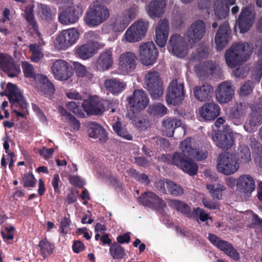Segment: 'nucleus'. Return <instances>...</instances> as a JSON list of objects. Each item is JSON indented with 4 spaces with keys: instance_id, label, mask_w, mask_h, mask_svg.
Returning <instances> with one entry per match:
<instances>
[{
    "instance_id": "nucleus-3",
    "label": "nucleus",
    "mask_w": 262,
    "mask_h": 262,
    "mask_svg": "<svg viewBox=\"0 0 262 262\" xmlns=\"http://www.w3.org/2000/svg\"><path fill=\"white\" fill-rule=\"evenodd\" d=\"M111 100L101 99L98 96L91 97L84 100L81 106L88 115H102L104 111L112 106Z\"/></svg>"
},
{
    "instance_id": "nucleus-59",
    "label": "nucleus",
    "mask_w": 262,
    "mask_h": 262,
    "mask_svg": "<svg viewBox=\"0 0 262 262\" xmlns=\"http://www.w3.org/2000/svg\"><path fill=\"white\" fill-rule=\"evenodd\" d=\"M22 181L24 187H34L37 182L33 174L26 173L24 174Z\"/></svg>"
},
{
    "instance_id": "nucleus-37",
    "label": "nucleus",
    "mask_w": 262,
    "mask_h": 262,
    "mask_svg": "<svg viewBox=\"0 0 262 262\" xmlns=\"http://www.w3.org/2000/svg\"><path fill=\"white\" fill-rule=\"evenodd\" d=\"M169 206L180 212L185 216L191 218L193 217L191 208L186 203L177 199H171L168 201Z\"/></svg>"
},
{
    "instance_id": "nucleus-38",
    "label": "nucleus",
    "mask_w": 262,
    "mask_h": 262,
    "mask_svg": "<svg viewBox=\"0 0 262 262\" xmlns=\"http://www.w3.org/2000/svg\"><path fill=\"white\" fill-rule=\"evenodd\" d=\"M89 135L91 138H99L101 142H105L107 140V133L104 128L99 124L93 122L88 129Z\"/></svg>"
},
{
    "instance_id": "nucleus-55",
    "label": "nucleus",
    "mask_w": 262,
    "mask_h": 262,
    "mask_svg": "<svg viewBox=\"0 0 262 262\" xmlns=\"http://www.w3.org/2000/svg\"><path fill=\"white\" fill-rule=\"evenodd\" d=\"M238 155L242 163H247L251 160V152L247 146L244 145L239 146Z\"/></svg>"
},
{
    "instance_id": "nucleus-10",
    "label": "nucleus",
    "mask_w": 262,
    "mask_h": 262,
    "mask_svg": "<svg viewBox=\"0 0 262 262\" xmlns=\"http://www.w3.org/2000/svg\"><path fill=\"white\" fill-rule=\"evenodd\" d=\"M79 35L75 28L63 30L56 38L55 45L58 49L66 50L76 43Z\"/></svg>"
},
{
    "instance_id": "nucleus-23",
    "label": "nucleus",
    "mask_w": 262,
    "mask_h": 262,
    "mask_svg": "<svg viewBox=\"0 0 262 262\" xmlns=\"http://www.w3.org/2000/svg\"><path fill=\"white\" fill-rule=\"evenodd\" d=\"M113 49L111 48L103 50L97 60L93 62L95 70L104 71L110 69L113 65Z\"/></svg>"
},
{
    "instance_id": "nucleus-44",
    "label": "nucleus",
    "mask_w": 262,
    "mask_h": 262,
    "mask_svg": "<svg viewBox=\"0 0 262 262\" xmlns=\"http://www.w3.org/2000/svg\"><path fill=\"white\" fill-rule=\"evenodd\" d=\"M61 116L64 117L69 122L70 126L74 130H78L80 127L79 121L71 113H69L63 107H59Z\"/></svg>"
},
{
    "instance_id": "nucleus-62",
    "label": "nucleus",
    "mask_w": 262,
    "mask_h": 262,
    "mask_svg": "<svg viewBox=\"0 0 262 262\" xmlns=\"http://www.w3.org/2000/svg\"><path fill=\"white\" fill-rule=\"evenodd\" d=\"M253 76L255 80H259L262 77V58L258 60L254 64Z\"/></svg>"
},
{
    "instance_id": "nucleus-9",
    "label": "nucleus",
    "mask_w": 262,
    "mask_h": 262,
    "mask_svg": "<svg viewBox=\"0 0 262 262\" xmlns=\"http://www.w3.org/2000/svg\"><path fill=\"white\" fill-rule=\"evenodd\" d=\"M148 27L147 20L139 19L132 24L126 30L124 36L129 42L139 41L145 36Z\"/></svg>"
},
{
    "instance_id": "nucleus-31",
    "label": "nucleus",
    "mask_w": 262,
    "mask_h": 262,
    "mask_svg": "<svg viewBox=\"0 0 262 262\" xmlns=\"http://www.w3.org/2000/svg\"><path fill=\"white\" fill-rule=\"evenodd\" d=\"M180 158V160H178V164L177 165L178 167L190 176H194L197 173L198 166L191 159L190 156H184L183 152L181 151Z\"/></svg>"
},
{
    "instance_id": "nucleus-24",
    "label": "nucleus",
    "mask_w": 262,
    "mask_h": 262,
    "mask_svg": "<svg viewBox=\"0 0 262 262\" xmlns=\"http://www.w3.org/2000/svg\"><path fill=\"white\" fill-rule=\"evenodd\" d=\"M212 139L215 145L223 149L230 148L234 143L232 133L227 130H219L215 132Z\"/></svg>"
},
{
    "instance_id": "nucleus-56",
    "label": "nucleus",
    "mask_w": 262,
    "mask_h": 262,
    "mask_svg": "<svg viewBox=\"0 0 262 262\" xmlns=\"http://www.w3.org/2000/svg\"><path fill=\"white\" fill-rule=\"evenodd\" d=\"M21 67L26 77L35 78L36 79L37 75H36L34 72L33 66L29 62L24 61L21 63Z\"/></svg>"
},
{
    "instance_id": "nucleus-36",
    "label": "nucleus",
    "mask_w": 262,
    "mask_h": 262,
    "mask_svg": "<svg viewBox=\"0 0 262 262\" xmlns=\"http://www.w3.org/2000/svg\"><path fill=\"white\" fill-rule=\"evenodd\" d=\"M182 124L181 120L174 118H167L162 121V131L163 134L168 137L173 136L176 128L180 127Z\"/></svg>"
},
{
    "instance_id": "nucleus-4",
    "label": "nucleus",
    "mask_w": 262,
    "mask_h": 262,
    "mask_svg": "<svg viewBox=\"0 0 262 262\" xmlns=\"http://www.w3.org/2000/svg\"><path fill=\"white\" fill-rule=\"evenodd\" d=\"M144 84L152 99H158L163 95V82L159 72H147L144 78Z\"/></svg>"
},
{
    "instance_id": "nucleus-33",
    "label": "nucleus",
    "mask_w": 262,
    "mask_h": 262,
    "mask_svg": "<svg viewBox=\"0 0 262 262\" xmlns=\"http://www.w3.org/2000/svg\"><path fill=\"white\" fill-rule=\"evenodd\" d=\"M193 93L196 99L200 101H206L213 96V88L211 84L205 83L201 86H195Z\"/></svg>"
},
{
    "instance_id": "nucleus-7",
    "label": "nucleus",
    "mask_w": 262,
    "mask_h": 262,
    "mask_svg": "<svg viewBox=\"0 0 262 262\" xmlns=\"http://www.w3.org/2000/svg\"><path fill=\"white\" fill-rule=\"evenodd\" d=\"M166 101L168 104L174 106L181 104L184 98V85L173 79L169 83L166 91Z\"/></svg>"
},
{
    "instance_id": "nucleus-5",
    "label": "nucleus",
    "mask_w": 262,
    "mask_h": 262,
    "mask_svg": "<svg viewBox=\"0 0 262 262\" xmlns=\"http://www.w3.org/2000/svg\"><path fill=\"white\" fill-rule=\"evenodd\" d=\"M0 96L8 97L12 108L18 106L22 110L27 108L28 103L16 84L8 82L5 90L0 92Z\"/></svg>"
},
{
    "instance_id": "nucleus-26",
    "label": "nucleus",
    "mask_w": 262,
    "mask_h": 262,
    "mask_svg": "<svg viewBox=\"0 0 262 262\" xmlns=\"http://www.w3.org/2000/svg\"><path fill=\"white\" fill-rule=\"evenodd\" d=\"M206 27L203 20H197L194 21L188 29L186 35L189 41L196 42L205 35Z\"/></svg>"
},
{
    "instance_id": "nucleus-34",
    "label": "nucleus",
    "mask_w": 262,
    "mask_h": 262,
    "mask_svg": "<svg viewBox=\"0 0 262 262\" xmlns=\"http://www.w3.org/2000/svg\"><path fill=\"white\" fill-rule=\"evenodd\" d=\"M235 3V0H216L214 6L216 16L219 19L225 18L229 11V6Z\"/></svg>"
},
{
    "instance_id": "nucleus-12",
    "label": "nucleus",
    "mask_w": 262,
    "mask_h": 262,
    "mask_svg": "<svg viewBox=\"0 0 262 262\" xmlns=\"http://www.w3.org/2000/svg\"><path fill=\"white\" fill-rule=\"evenodd\" d=\"M129 108L133 114L145 108L149 102L146 93L142 89L135 90L132 96L128 97Z\"/></svg>"
},
{
    "instance_id": "nucleus-25",
    "label": "nucleus",
    "mask_w": 262,
    "mask_h": 262,
    "mask_svg": "<svg viewBox=\"0 0 262 262\" xmlns=\"http://www.w3.org/2000/svg\"><path fill=\"white\" fill-rule=\"evenodd\" d=\"M99 47L98 41H88L84 44L77 46L76 53L81 59L86 60L92 57L97 52Z\"/></svg>"
},
{
    "instance_id": "nucleus-13",
    "label": "nucleus",
    "mask_w": 262,
    "mask_h": 262,
    "mask_svg": "<svg viewBox=\"0 0 262 262\" xmlns=\"http://www.w3.org/2000/svg\"><path fill=\"white\" fill-rule=\"evenodd\" d=\"M140 58L146 66L153 64L158 56V50L153 42H147L140 46Z\"/></svg>"
},
{
    "instance_id": "nucleus-47",
    "label": "nucleus",
    "mask_w": 262,
    "mask_h": 262,
    "mask_svg": "<svg viewBox=\"0 0 262 262\" xmlns=\"http://www.w3.org/2000/svg\"><path fill=\"white\" fill-rule=\"evenodd\" d=\"M147 111L151 116L162 117L166 114L167 108L163 104L158 103L150 105Z\"/></svg>"
},
{
    "instance_id": "nucleus-32",
    "label": "nucleus",
    "mask_w": 262,
    "mask_h": 262,
    "mask_svg": "<svg viewBox=\"0 0 262 262\" xmlns=\"http://www.w3.org/2000/svg\"><path fill=\"white\" fill-rule=\"evenodd\" d=\"M200 116L206 120L215 119L220 113V107L214 102L206 103L199 109Z\"/></svg>"
},
{
    "instance_id": "nucleus-30",
    "label": "nucleus",
    "mask_w": 262,
    "mask_h": 262,
    "mask_svg": "<svg viewBox=\"0 0 262 262\" xmlns=\"http://www.w3.org/2000/svg\"><path fill=\"white\" fill-rule=\"evenodd\" d=\"M137 58L134 53L126 52L122 53L119 58V68L122 71L128 73L136 68Z\"/></svg>"
},
{
    "instance_id": "nucleus-11",
    "label": "nucleus",
    "mask_w": 262,
    "mask_h": 262,
    "mask_svg": "<svg viewBox=\"0 0 262 262\" xmlns=\"http://www.w3.org/2000/svg\"><path fill=\"white\" fill-rule=\"evenodd\" d=\"M83 11L81 5L68 7L59 14L58 20L62 25L75 24L82 16Z\"/></svg>"
},
{
    "instance_id": "nucleus-48",
    "label": "nucleus",
    "mask_w": 262,
    "mask_h": 262,
    "mask_svg": "<svg viewBox=\"0 0 262 262\" xmlns=\"http://www.w3.org/2000/svg\"><path fill=\"white\" fill-rule=\"evenodd\" d=\"M25 18L31 29L33 30L34 32H37L38 28L33 14V6L32 5L27 6L25 8Z\"/></svg>"
},
{
    "instance_id": "nucleus-15",
    "label": "nucleus",
    "mask_w": 262,
    "mask_h": 262,
    "mask_svg": "<svg viewBox=\"0 0 262 262\" xmlns=\"http://www.w3.org/2000/svg\"><path fill=\"white\" fill-rule=\"evenodd\" d=\"M138 202L143 206L161 210L166 206L165 201L152 192H145L138 198Z\"/></svg>"
},
{
    "instance_id": "nucleus-43",
    "label": "nucleus",
    "mask_w": 262,
    "mask_h": 262,
    "mask_svg": "<svg viewBox=\"0 0 262 262\" xmlns=\"http://www.w3.org/2000/svg\"><path fill=\"white\" fill-rule=\"evenodd\" d=\"M109 253L114 259H122L126 256L125 248L116 242L110 247Z\"/></svg>"
},
{
    "instance_id": "nucleus-17",
    "label": "nucleus",
    "mask_w": 262,
    "mask_h": 262,
    "mask_svg": "<svg viewBox=\"0 0 262 262\" xmlns=\"http://www.w3.org/2000/svg\"><path fill=\"white\" fill-rule=\"evenodd\" d=\"M168 50L173 55L184 57L187 54L188 47L185 39L178 34H174L170 37Z\"/></svg>"
},
{
    "instance_id": "nucleus-64",
    "label": "nucleus",
    "mask_w": 262,
    "mask_h": 262,
    "mask_svg": "<svg viewBox=\"0 0 262 262\" xmlns=\"http://www.w3.org/2000/svg\"><path fill=\"white\" fill-rule=\"evenodd\" d=\"M52 14L50 7L46 5H41V17L42 19L49 20L52 19Z\"/></svg>"
},
{
    "instance_id": "nucleus-52",
    "label": "nucleus",
    "mask_w": 262,
    "mask_h": 262,
    "mask_svg": "<svg viewBox=\"0 0 262 262\" xmlns=\"http://www.w3.org/2000/svg\"><path fill=\"white\" fill-rule=\"evenodd\" d=\"M181 152H175L172 155L169 154L162 155L160 157V160L168 164L175 165L178 164V160H180V155Z\"/></svg>"
},
{
    "instance_id": "nucleus-42",
    "label": "nucleus",
    "mask_w": 262,
    "mask_h": 262,
    "mask_svg": "<svg viewBox=\"0 0 262 262\" xmlns=\"http://www.w3.org/2000/svg\"><path fill=\"white\" fill-rule=\"evenodd\" d=\"M38 246L40 249V255L44 259L51 255L55 249L54 245L46 237L39 241Z\"/></svg>"
},
{
    "instance_id": "nucleus-14",
    "label": "nucleus",
    "mask_w": 262,
    "mask_h": 262,
    "mask_svg": "<svg viewBox=\"0 0 262 262\" xmlns=\"http://www.w3.org/2000/svg\"><path fill=\"white\" fill-rule=\"evenodd\" d=\"M208 239L214 246L216 247L226 254L231 257L234 260L237 261L240 259L239 253L233 248L231 244L222 240L221 238L213 233H209Z\"/></svg>"
},
{
    "instance_id": "nucleus-60",
    "label": "nucleus",
    "mask_w": 262,
    "mask_h": 262,
    "mask_svg": "<svg viewBox=\"0 0 262 262\" xmlns=\"http://www.w3.org/2000/svg\"><path fill=\"white\" fill-rule=\"evenodd\" d=\"M252 85L253 82L252 81L248 80L246 81L241 85L238 92L239 95L241 96H245L250 94L253 91V87Z\"/></svg>"
},
{
    "instance_id": "nucleus-6",
    "label": "nucleus",
    "mask_w": 262,
    "mask_h": 262,
    "mask_svg": "<svg viewBox=\"0 0 262 262\" xmlns=\"http://www.w3.org/2000/svg\"><path fill=\"white\" fill-rule=\"evenodd\" d=\"M217 161L216 167L218 171L225 175L233 174L239 169L238 160L235 155L229 152L220 154Z\"/></svg>"
},
{
    "instance_id": "nucleus-53",
    "label": "nucleus",
    "mask_w": 262,
    "mask_h": 262,
    "mask_svg": "<svg viewBox=\"0 0 262 262\" xmlns=\"http://www.w3.org/2000/svg\"><path fill=\"white\" fill-rule=\"evenodd\" d=\"M207 188L209 191L212 196L214 199L220 200L221 199L222 196V192L225 188L220 184L217 185H207Z\"/></svg>"
},
{
    "instance_id": "nucleus-28",
    "label": "nucleus",
    "mask_w": 262,
    "mask_h": 262,
    "mask_svg": "<svg viewBox=\"0 0 262 262\" xmlns=\"http://www.w3.org/2000/svg\"><path fill=\"white\" fill-rule=\"evenodd\" d=\"M234 94L231 83L228 81L222 82L218 86L216 93V98L220 103H226L229 102Z\"/></svg>"
},
{
    "instance_id": "nucleus-63",
    "label": "nucleus",
    "mask_w": 262,
    "mask_h": 262,
    "mask_svg": "<svg viewBox=\"0 0 262 262\" xmlns=\"http://www.w3.org/2000/svg\"><path fill=\"white\" fill-rule=\"evenodd\" d=\"M4 230L1 231V235L4 239L12 240L14 238V231L15 228L12 226L5 227Z\"/></svg>"
},
{
    "instance_id": "nucleus-20",
    "label": "nucleus",
    "mask_w": 262,
    "mask_h": 262,
    "mask_svg": "<svg viewBox=\"0 0 262 262\" xmlns=\"http://www.w3.org/2000/svg\"><path fill=\"white\" fill-rule=\"evenodd\" d=\"M231 34V30L228 23L225 22L219 26L214 38L215 48L217 51L222 50L228 44Z\"/></svg>"
},
{
    "instance_id": "nucleus-27",
    "label": "nucleus",
    "mask_w": 262,
    "mask_h": 262,
    "mask_svg": "<svg viewBox=\"0 0 262 262\" xmlns=\"http://www.w3.org/2000/svg\"><path fill=\"white\" fill-rule=\"evenodd\" d=\"M180 148L184 156H190V157L195 158L198 161L203 160L208 156L207 151L198 150L197 149L192 148L190 140L188 138L181 142Z\"/></svg>"
},
{
    "instance_id": "nucleus-49",
    "label": "nucleus",
    "mask_w": 262,
    "mask_h": 262,
    "mask_svg": "<svg viewBox=\"0 0 262 262\" xmlns=\"http://www.w3.org/2000/svg\"><path fill=\"white\" fill-rule=\"evenodd\" d=\"M216 70V66L211 60H208L204 62L201 70L200 76L207 78L210 75H213Z\"/></svg>"
},
{
    "instance_id": "nucleus-29",
    "label": "nucleus",
    "mask_w": 262,
    "mask_h": 262,
    "mask_svg": "<svg viewBox=\"0 0 262 262\" xmlns=\"http://www.w3.org/2000/svg\"><path fill=\"white\" fill-rule=\"evenodd\" d=\"M236 187L240 192L248 196L255 189L254 180L249 174H242L237 180Z\"/></svg>"
},
{
    "instance_id": "nucleus-35",
    "label": "nucleus",
    "mask_w": 262,
    "mask_h": 262,
    "mask_svg": "<svg viewBox=\"0 0 262 262\" xmlns=\"http://www.w3.org/2000/svg\"><path fill=\"white\" fill-rule=\"evenodd\" d=\"M106 90L114 95L121 93L126 88V83L118 78H111L104 81Z\"/></svg>"
},
{
    "instance_id": "nucleus-39",
    "label": "nucleus",
    "mask_w": 262,
    "mask_h": 262,
    "mask_svg": "<svg viewBox=\"0 0 262 262\" xmlns=\"http://www.w3.org/2000/svg\"><path fill=\"white\" fill-rule=\"evenodd\" d=\"M40 84L41 92L46 97L50 96L55 92V89L54 84L50 81L47 77L42 74H38L36 78Z\"/></svg>"
},
{
    "instance_id": "nucleus-51",
    "label": "nucleus",
    "mask_w": 262,
    "mask_h": 262,
    "mask_svg": "<svg viewBox=\"0 0 262 262\" xmlns=\"http://www.w3.org/2000/svg\"><path fill=\"white\" fill-rule=\"evenodd\" d=\"M132 122L139 130L141 131L147 130L150 126V122L146 117H134Z\"/></svg>"
},
{
    "instance_id": "nucleus-16",
    "label": "nucleus",
    "mask_w": 262,
    "mask_h": 262,
    "mask_svg": "<svg viewBox=\"0 0 262 262\" xmlns=\"http://www.w3.org/2000/svg\"><path fill=\"white\" fill-rule=\"evenodd\" d=\"M51 69L55 78L60 81L67 80L73 75L72 67L63 59L56 60Z\"/></svg>"
},
{
    "instance_id": "nucleus-41",
    "label": "nucleus",
    "mask_w": 262,
    "mask_h": 262,
    "mask_svg": "<svg viewBox=\"0 0 262 262\" xmlns=\"http://www.w3.org/2000/svg\"><path fill=\"white\" fill-rule=\"evenodd\" d=\"M251 146L253 149V153L255 164L257 166L262 167V145L254 137H251Z\"/></svg>"
},
{
    "instance_id": "nucleus-57",
    "label": "nucleus",
    "mask_w": 262,
    "mask_h": 262,
    "mask_svg": "<svg viewBox=\"0 0 262 262\" xmlns=\"http://www.w3.org/2000/svg\"><path fill=\"white\" fill-rule=\"evenodd\" d=\"M32 52L31 61L35 62H39L43 57V54L36 44H31L29 46Z\"/></svg>"
},
{
    "instance_id": "nucleus-50",
    "label": "nucleus",
    "mask_w": 262,
    "mask_h": 262,
    "mask_svg": "<svg viewBox=\"0 0 262 262\" xmlns=\"http://www.w3.org/2000/svg\"><path fill=\"white\" fill-rule=\"evenodd\" d=\"M114 132L120 137L130 140L132 139V135L128 133L126 127L122 125L120 121H117L113 125Z\"/></svg>"
},
{
    "instance_id": "nucleus-61",
    "label": "nucleus",
    "mask_w": 262,
    "mask_h": 262,
    "mask_svg": "<svg viewBox=\"0 0 262 262\" xmlns=\"http://www.w3.org/2000/svg\"><path fill=\"white\" fill-rule=\"evenodd\" d=\"M71 224V221L69 217L64 216L60 222L59 231L61 233L66 235Z\"/></svg>"
},
{
    "instance_id": "nucleus-2",
    "label": "nucleus",
    "mask_w": 262,
    "mask_h": 262,
    "mask_svg": "<svg viewBox=\"0 0 262 262\" xmlns=\"http://www.w3.org/2000/svg\"><path fill=\"white\" fill-rule=\"evenodd\" d=\"M110 16L108 8L103 4L97 3L88 8L83 20L88 26L96 27L105 22Z\"/></svg>"
},
{
    "instance_id": "nucleus-40",
    "label": "nucleus",
    "mask_w": 262,
    "mask_h": 262,
    "mask_svg": "<svg viewBox=\"0 0 262 262\" xmlns=\"http://www.w3.org/2000/svg\"><path fill=\"white\" fill-rule=\"evenodd\" d=\"M165 0H154L148 6V11L150 16L160 17L164 12Z\"/></svg>"
},
{
    "instance_id": "nucleus-19",
    "label": "nucleus",
    "mask_w": 262,
    "mask_h": 262,
    "mask_svg": "<svg viewBox=\"0 0 262 262\" xmlns=\"http://www.w3.org/2000/svg\"><path fill=\"white\" fill-rule=\"evenodd\" d=\"M0 67L9 77H16L20 73L19 65L10 55L0 53Z\"/></svg>"
},
{
    "instance_id": "nucleus-54",
    "label": "nucleus",
    "mask_w": 262,
    "mask_h": 262,
    "mask_svg": "<svg viewBox=\"0 0 262 262\" xmlns=\"http://www.w3.org/2000/svg\"><path fill=\"white\" fill-rule=\"evenodd\" d=\"M245 106L242 102L236 103L231 110L230 118L239 119L244 114Z\"/></svg>"
},
{
    "instance_id": "nucleus-8",
    "label": "nucleus",
    "mask_w": 262,
    "mask_h": 262,
    "mask_svg": "<svg viewBox=\"0 0 262 262\" xmlns=\"http://www.w3.org/2000/svg\"><path fill=\"white\" fill-rule=\"evenodd\" d=\"M255 15L254 8L251 5L243 8L236 20L235 28H238L241 33L247 32L254 23Z\"/></svg>"
},
{
    "instance_id": "nucleus-1",
    "label": "nucleus",
    "mask_w": 262,
    "mask_h": 262,
    "mask_svg": "<svg viewBox=\"0 0 262 262\" xmlns=\"http://www.w3.org/2000/svg\"><path fill=\"white\" fill-rule=\"evenodd\" d=\"M253 48L251 43H235L226 50L225 59L227 65L233 68L246 61L253 52Z\"/></svg>"
},
{
    "instance_id": "nucleus-46",
    "label": "nucleus",
    "mask_w": 262,
    "mask_h": 262,
    "mask_svg": "<svg viewBox=\"0 0 262 262\" xmlns=\"http://www.w3.org/2000/svg\"><path fill=\"white\" fill-rule=\"evenodd\" d=\"M166 187L165 194L177 196L182 195L184 192L183 189L180 185L169 180H166Z\"/></svg>"
},
{
    "instance_id": "nucleus-21",
    "label": "nucleus",
    "mask_w": 262,
    "mask_h": 262,
    "mask_svg": "<svg viewBox=\"0 0 262 262\" xmlns=\"http://www.w3.org/2000/svg\"><path fill=\"white\" fill-rule=\"evenodd\" d=\"M248 123L244 125L245 129L249 132H254L255 127L262 124V97L258 99L256 105L251 107Z\"/></svg>"
},
{
    "instance_id": "nucleus-58",
    "label": "nucleus",
    "mask_w": 262,
    "mask_h": 262,
    "mask_svg": "<svg viewBox=\"0 0 262 262\" xmlns=\"http://www.w3.org/2000/svg\"><path fill=\"white\" fill-rule=\"evenodd\" d=\"M66 106L69 111L73 113L78 117L84 118L85 117L83 109L79 108L75 102H70L66 104Z\"/></svg>"
},
{
    "instance_id": "nucleus-22",
    "label": "nucleus",
    "mask_w": 262,
    "mask_h": 262,
    "mask_svg": "<svg viewBox=\"0 0 262 262\" xmlns=\"http://www.w3.org/2000/svg\"><path fill=\"white\" fill-rule=\"evenodd\" d=\"M169 31V21L166 19L160 20L155 29V42L160 47H165Z\"/></svg>"
},
{
    "instance_id": "nucleus-45",
    "label": "nucleus",
    "mask_w": 262,
    "mask_h": 262,
    "mask_svg": "<svg viewBox=\"0 0 262 262\" xmlns=\"http://www.w3.org/2000/svg\"><path fill=\"white\" fill-rule=\"evenodd\" d=\"M209 55V49L207 46L204 43H200L199 44L196 51L192 53L191 55L192 60L195 61H201L204 59H206Z\"/></svg>"
},
{
    "instance_id": "nucleus-18",
    "label": "nucleus",
    "mask_w": 262,
    "mask_h": 262,
    "mask_svg": "<svg viewBox=\"0 0 262 262\" xmlns=\"http://www.w3.org/2000/svg\"><path fill=\"white\" fill-rule=\"evenodd\" d=\"M136 10L130 8L125 10L121 15L117 16L112 24V29L115 32H122L135 18Z\"/></svg>"
}]
</instances>
